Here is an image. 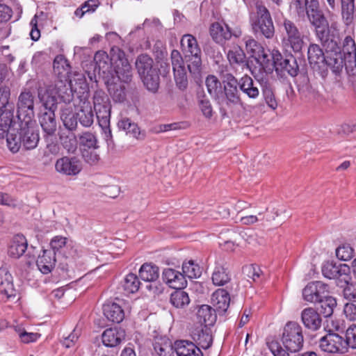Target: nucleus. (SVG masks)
I'll return each instance as SVG.
<instances>
[{"label": "nucleus", "mask_w": 356, "mask_h": 356, "mask_svg": "<svg viewBox=\"0 0 356 356\" xmlns=\"http://www.w3.org/2000/svg\"><path fill=\"white\" fill-rule=\"evenodd\" d=\"M316 36L321 42L325 51L316 44H312L308 47L307 58L310 65L314 69L321 66L329 67L335 74L337 81H340V74L343 67V58L341 49L339 45V38L330 35L329 30L317 29Z\"/></svg>", "instance_id": "1"}, {"label": "nucleus", "mask_w": 356, "mask_h": 356, "mask_svg": "<svg viewBox=\"0 0 356 356\" xmlns=\"http://www.w3.org/2000/svg\"><path fill=\"white\" fill-rule=\"evenodd\" d=\"M112 56L109 58L108 55L104 52L99 51L94 56V63L92 64L95 68V71L99 76L103 77L110 73L112 66L118 78L122 82L127 83L131 81V67L125 57L124 51L120 49H112Z\"/></svg>", "instance_id": "2"}, {"label": "nucleus", "mask_w": 356, "mask_h": 356, "mask_svg": "<svg viewBox=\"0 0 356 356\" xmlns=\"http://www.w3.org/2000/svg\"><path fill=\"white\" fill-rule=\"evenodd\" d=\"M5 136L7 147L13 154L18 152L21 147L26 150L33 149L40 140L39 131L35 120L19 122L17 130L10 129V127Z\"/></svg>", "instance_id": "3"}, {"label": "nucleus", "mask_w": 356, "mask_h": 356, "mask_svg": "<svg viewBox=\"0 0 356 356\" xmlns=\"http://www.w3.org/2000/svg\"><path fill=\"white\" fill-rule=\"evenodd\" d=\"M256 11L250 15V23L253 33L257 35L273 38L275 35V26L268 8L259 1L255 3Z\"/></svg>", "instance_id": "4"}, {"label": "nucleus", "mask_w": 356, "mask_h": 356, "mask_svg": "<svg viewBox=\"0 0 356 356\" xmlns=\"http://www.w3.org/2000/svg\"><path fill=\"white\" fill-rule=\"evenodd\" d=\"M181 46L190 73L199 76L202 69L201 49L196 38L191 34H185L181 38Z\"/></svg>", "instance_id": "5"}, {"label": "nucleus", "mask_w": 356, "mask_h": 356, "mask_svg": "<svg viewBox=\"0 0 356 356\" xmlns=\"http://www.w3.org/2000/svg\"><path fill=\"white\" fill-rule=\"evenodd\" d=\"M282 341L287 350L291 353L299 351L304 342L302 327L296 322H288L284 327Z\"/></svg>", "instance_id": "6"}, {"label": "nucleus", "mask_w": 356, "mask_h": 356, "mask_svg": "<svg viewBox=\"0 0 356 356\" xmlns=\"http://www.w3.org/2000/svg\"><path fill=\"white\" fill-rule=\"evenodd\" d=\"M10 89L0 85V138H4L6 132L13 122L14 105L9 103Z\"/></svg>", "instance_id": "7"}, {"label": "nucleus", "mask_w": 356, "mask_h": 356, "mask_svg": "<svg viewBox=\"0 0 356 356\" xmlns=\"http://www.w3.org/2000/svg\"><path fill=\"white\" fill-rule=\"evenodd\" d=\"M323 275L329 279L337 280V285L343 287L344 284L351 282L350 268L346 264H336L332 262H326L322 266Z\"/></svg>", "instance_id": "8"}, {"label": "nucleus", "mask_w": 356, "mask_h": 356, "mask_svg": "<svg viewBox=\"0 0 356 356\" xmlns=\"http://www.w3.org/2000/svg\"><path fill=\"white\" fill-rule=\"evenodd\" d=\"M224 90L220 92L217 98L220 104L228 106H235L241 102V98L237 88L238 81L232 74H227L226 80L223 81Z\"/></svg>", "instance_id": "9"}, {"label": "nucleus", "mask_w": 356, "mask_h": 356, "mask_svg": "<svg viewBox=\"0 0 356 356\" xmlns=\"http://www.w3.org/2000/svg\"><path fill=\"white\" fill-rule=\"evenodd\" d=\"M34 99L33 92L29 90L22 91L19 94L17 103V117L19 122L33 120Z\"/></svg>", "instance_id": "10"}, {"label": "nucleus", "mask_w": 356, "mask_h": 356, "mask_svg": "<svg viewBox=\"0 0 356 356\" xmlns=\"http://www.w3.org/2000/svg\"><path fill=\"white\" fill-rule=\"evenodd\" d=\"M271 56L273 66L277 73H282L283 75L287 73L291 76H296L298 74V65L293 56L284 58L278 51H273Z\"/></svg>", "instance_id": "11"}, {"label": "nucleus", "mask_w": 356, "mask_h": 356, "mask_svg": "<svg viewBox=\"0 0 356 356\" xmlns=\"http://www.w3.org/2000/svg\"><path fill=\"white\" fill-rule=\"evenodd\" d=\"M170 57L176 85L180 90H184L188 86V79L184 58L176 49L172 51Z\"/></svg>", "instance_id": "12"}, {"label": "nucleus", "mask_w": 356, "mask_h": 356, "mask_svg": "<svg viewBox=\"0 0 356 356\" xmlns=\"http://www.w3.org/2000/svg\"><path fill=\"white\" fill-rule=\"evenodd\" d=\"M321 350L329 353L343 354L347 352L344 338L334 332H329L319 341Z\"/></svg>", "instance_id": "13"}, {"label": "nucleus", "mask_w": 356, "mask_h": 356, "mask_svg": "<svg viewBox=\"0 0 356 356\" xmlns=\"http://www.w3.org/2000/svg\"><path fill=\"white\" fill-rule=\"evenodd\" d=\"M306 13L309 22L317 29L329 30L326 18L319 8L318 0H305Z\"/></svg>", "instance_id": "14"}, {"label": "nucleus", "mask_w": 356, "mask_h": 356, "mask_svg": "<svg viewBox=\"0 0 356 356\" xmlns=\"http://www.w3.org/2000/svg\"><path fill=\"white\" fill-rule=\"evenodd\" d=\"M283 26L285 31L284 40L295 52H300L303 47V35L296 24L289 19L284 20Z\"/></svg>", "instance_id": "15"}, {"label": "nucleus", "mask_w": 356, "mask_h": 356, "mask_svg": "<svg viewBox=\"0 0 356 356\" xmlns=\"http://www.w3.org/2000/svg\"><path fill=\"white\" fill-rule=\"evenodd\" d=\"M17 291L14 287L13 278L6 267L0 268V295L5 301L16 298Z\"/></svg>", "instance_id": "16"}, {"label": "nucleus", "mask_w": 356, "mask_h": 356, "mask_svg": "<svg viewBox=\"0 0 356 356\" xmlns=\"http://www.w3.org/2000/svg\"><path fill=\"white\" fill-rule=\"evenodd\" d=\"M55 169L60 174L74 176L81 172L82 165L75 157L63 156L56 161Z\"/></svg>", "instance_id": "17"}, {"label": "nucleus", "mask_w": 356, "mask_h": 356, "mask_svg": "<svg viewBox=\"0 0 356 356\" xmlns=\"http://www.w3.org/2000/svg\"><path fill=\"white\" fill-rule=\"evenodd\" d=\"M240 33V31H238V33L236 31L232 33L230 28L227 24L223 26L219 22L213 23L210 27V35L211 38L216 42L219 44H222L226 40L231 39L232 35L238 37Z\"/></svg>", "instance_id": "18"}, {"label": "nucleus", "mask_w": 356, "mask_h": 356, "mask_svg": "<svg viewBox=\"0 0 356 356\" xmlns=\"http://www.w3.org/2000/svg\"><path fill=\"white\" fill-rule=\"evenodd\" d=\"M57 98L65 104L70 105L74 98V93L72 88L71 81L67 79L58 80L53 88Z\"/></svg>", "instance_id": "19"}, {"label": "nucleus", "mask_w": 356, "mask_h": 356, "mask_svg": "<svg viewBox=\"0 0 356 356\" xmlns=\"http://www.w3.org/2000/svg\"><path fill=\"white\" fill-rule=\"evenodd\" d=\"M212 282L216 286H224L231 280V274L223 261H217L211 276Z\"/></svg>", "instance_id": "20"}, {"label": "nucleus", "mask_w": 356, "mask_h": 356, "mask_svg": "<svg viewBox=\"0 0 356 356\" xmlns=\"http://www.w3.org/2000/svg\"><path fill=\"white\" fill-rule=\"evenodd\" d=\"M162 279L173 289H182L186 285L184 273L172 268H165L162 273Z\"/></svg>", "instance_id": "21"}, {"label": "nucleus", "mask_w": 356, "mask_h": 356, "mask_svg": "<svg viewBox=\"0 0 356 356\" xmlns=\"http://www.w3.org/2000/svg\"><path fill=\"white\" fill-rule=\"evenodd\" d=\"M38 119L44 132L48 136L54 135L56 130L55 111L41 108Z\"/></svg>", "instance_id": "22"}, {"label": "nucleus", "mask_w": 356, "mask_h": 356, "mask_svg": "<svg viewBox=\"0 0 356 356\" xmlns=\"http://www.w3.org/2000/svg\"><path fill=\"white\" fill-rule=\"evenodd\" d=\"M174 348L177 356H203L201 349L189 341H176L174 343Z\"/></svg>", "instance_id": "23"}, {"label": "nucleus", "mask_w": 356, "mask_h": 356, "mask_svg": "<svg viewBox=\"0 0 356 356\" xmlns=\"http://www.w3.org/2000/svg\"><path fill=\"white\" fill-rule=\"evenodd\" d=\"M125 339V332L120 327L108 328L104 331L102 339L107 347H115Z\"/></svg>", "instance_id": "24"}, {"label": "nucleus", "mask_w": 356, "mask_h": 356, "mask_svg": "<svg viewBox=\"0 0 356 356\" xmlns=\"http://www.w3.org/2000/svg\"><path fill=\"white\" fill-rule=\"evenodd\" d=\"M301 319L305 327L310 330L316 331L321 326L322 319L320 314L313 308L303 309L301 313Z\"/></svg>", "instance_id": "25"}, {"label": "nucleus", "mask_w": 356, "mask_h": 356, "mask_svg": "<svg viewBox=\"0 0 356 356\" xmlns=\"http://www.w3.org/2000/svg\"><path fill=\"white\" fill-rule=\"evenodd\" d=\"M230 302V297L229 293L223 289H217L211 296V303L216 312L220 314L225 313Z\"/></svg>", "instance_id": "26"}, {"label": "nucleus", "mask_w": 356, "mask_h": 356, "mask_svg": "<svg viewBox=\"0 0 356 356\" xmlns=\"http://www.w3.org/2000/svg\"><path fill=\"white\" fill-rule=\"evenodd\" d=\"M56 264V253L51 250H44L39 255L36 264L40 271L43 274L49 273Z\"/></svg>", "instance_id": "27"}, {"label": "nucleus", "mask_w": 356, "mask_h": 356, "mask_svg": "<svg viewBox=\"0 0 356 356\" xmlns=\"http://www.w3.org/2000/svg\"><path fill=\"white\" fill-rule=\"evenodd\" d=\"M245 47L248 53L251 54V56L255 58L258 62L264 63L268 61V54L265 52L263 47L257 42L254 39L247 37L245 39Z\"/></svg>", "instance_id": "28"}, {"label": "nucleus", "mask_w": 356, "mask_h": 356, "mask_svg": "<svg viewBox=\"0 0 356 356\" xmlns=\"http://www.w3.org/2000/svg\"><path fill=\"white\" fill-rule=\"evenodd\" d=\"M325 285L321 282H312L309 283L302 291V296L305 300L309 302H317L322 297L321 293L324 291Z\"/></svg>", "instance_id": "29"}, {"label": "nucleus", "mask_w": 356, "mask_h": 356, "mask_svg": "<svg viewBox=\"0 0 356 356\" xmlns=\"http://www.w3.org/2000/svg\"><path fill=\"white\" fill-rule=\"evenodd\" d=\"M196 318L202 325L211 326L216 321V311L208 305H202L197 307Z\"/></svg>", "instance_id": "30"}, {"label": "nucleus", "mask_w": 356, "mask_h": 356, "mask_svg": "<svg viewBox=\"0 0 356 356\" xmlns=\"http://www.w3.org/2000/svg\"><path fill=\"white\" fill-rule=\"evenodd\" d=\"M60 119L65 129L68 131H75L78 126L77 112H73L71 105H65L60 108Z\"/></svg>", "instance_id": "31"}, {"label": "nucleus", "mask_w": 356, "mask_h": 356, "mask_svg": "<svg viewBox=\"0 0 356 356\" xmlns=\"http://www.w3.org/2000/svg\"><path fill=\"white\" fill-rule=\"evenodd\" d=\"M28 243L23 235L15 236L8 247V254L10 257L18 259L26 252Z\"/></svg>", "instance_id": "32"}, {"label": "nucleus", "mask_w": 356, "mask_h": 356, "mask_svg": "<svg viewBox=\"0 0 356 356\" xmlns=\"http://www.w3.org/2000/svg\"><path fill=\"white\" fill-rule=\"evenodd\" d=\"M103 312L105 317L113 323H119L124 318V310L118 304L115 302L104 304Z\"/></svg>", "instance_id": "33"}, {"label": "nucleus", "mask_w": 356, "mask_h": 356, "mask_svg": "<svg viewBox=\"0 0 356 356\" xmlns=\"http://www.w3.org/2000/svg\"><path fill=\"white\" fill-rule=\"evenodd\" d=\"M341 15L346 26L352 24L356 18V6L355 0H340Z\"/></svg>", "instance_id": "34"}, {"label": "nucleus", "mask_w": 356, "mask_h": 356, "mask_svg": "<svg viewBox=\"0 0 356 356\" xmlns=\"http://www.w3.org/2000/svg\"><path fill=\"white\" fill-rule=\"evenodd\" d=\"M240 90L249 98L256 99L259 95V90L257 83L253 79L246 75L243 76L238 83Z\"/></svg>", "instance_id": "35"}, {"label": "nucleus", "mask_w": 356, "mask_h": 356, "mask_svg": "<svg viewBox=\"0 0 356 356\" xmlns=\"http://www.w3.org/2000/svg\"><path fill=\"white\" fill-rule=\"evenodd\" d=\"M153 346L156 356H172L175 351L174 344L165 338L155 339Z\"/></svg>", "instance_id": "36"}, {"label": "nucleus", "mask_w": 356, "mask_h": 356, "mask_svg": "<svg viewBox=\"0 0 356 356\" xmlns=\"http://www.w3.org/2000/svg\"><path fill=\"white\" fill-rule=\"evenodd\" d=\"M78 120L84 127H90L94 122V114L89 102H84L77 111Z\"/></svg>", "instance_id": "37"}, {"label": "nucleus", "mask_w": 356, "mask_h": 356, "mask_svg": "<svg viewBox=\"0 0 356 356\" xmlns=\"http://www.w3.org/2000/svg\"><path fill=\"white\" fill-rule=\"evenodd\" d=\"M139 276L145 282H154L159 277V267L151 263H145L140 268Z\"/></svg>", "instance_id": "38"}, {"label": "nucleus", "mask_w": 356, "mask_h": 356, "mask_svg": "<svg viewBox=\"0 0 356 356\" xmlns=\"http://www.w3.org/2000/svg\"><path fill=\"white\" fill-rule=\"evenodd\" d=\"M154 61L147 54H141L138 56L136 61V67L140 76H143L149 72H153V70H157L153 67Z\"/></svg>", "instance_id": "39"}, {"label": "nucleus", "mask_w": 356, "mask_h": 356, "mask_svg": "<svg viewBox=\"0 0 356 356\" xmlns=\"http://www.w3.org/2000/svg\"><path fill=\"white\" fill-rule=\"evenodd\" d=\"M317 302H318L319 305L317 308L319 311V314H322L324 317L330 316L337 306V300L332 296L321 297V300Z\"/></svg>", "instance_id": "40"}, {"label": "nucleus", "mask_w": 356, "mask_h": 356, "mask_svg": "<svg viewBox=\"0 0 356 356\" xmlns=\"http://www.w3.org/2000/svg\"><path fill=\"white\" fill-rule=\"evenodd\" d=\"M195 345L200 348H209L212 343V337L202 329H196L191 334Z\"/></svg>", "instance_id": "41"}, {"label": "nucleus", "mask_w": 356, "mask_h": 356, "mask_svg": "<svg viewBox=\"0 0 356 356\" xmlns=\"http://www.w3.org/2000/svg\"><path fill=\"white\" fill-rule=\"evenodd\" d=\"M139 286L140 281L134 273H129L121 283V287L126 295L136 293Z\"/></svg>", "instance_id": "42"}, {"label": "nucleus", "mask_w": 356, "mask_h": 356, "mask_svg": "<svg viewBox=\"0 0 356 356\" xmlns=\"http://www.w3.org/2000/svg\"><path fill=\"white\" fill-rule=\"evenodd\" d=\"M74 131H61L59 135V139L63 147L67 152H73L76 149L77 140Z\"/></svg>", "instance_id": "43"}, {"label": "nucleus", "mask_w": 356, "mask_h": 356, "mask_svg": "<svg viewBox=\"0 0 356 356\" xmlns=\"http://www.w3.org/2000/svg\"><path fill=\"white\" fill-rule=\"evenodd\" d=\"M176 289L170 296V302L175 307L183 309L190 303L188 294L181 289Z\"/></svg>", "instance_id": "44"}, {"label": "nucleus", "mask_w": 356, "mask_h": 356, "mask_svg": "<svg viewBox=\"0 0 356 356\" xmlns=\"http://www.w3.org/2000/svg\"><path fill=\"white\" fill-rule=\"evenodd\" d=\"M227 59L231 65H241L246 62L245 54L238 45H234L227 50Z\"/></svg>", "instance_id": "45"}, {"label": "nucleus", "mask_w": 356, "mask_h": 356, "mask_svg": "<svg viewBox=\"0 0 356 356\" xmlns=\"http://www.w3.org/2000/svg\"><path fill=\"white\" fill-rule=\"evenodd\" d=\"M143 84L146 88L152 92H156L159 87V74L158 70H153V72H149L140 76Z\"/></svg>", "instance_id": "46"}, {"label": "nucleus", "mask_w": 356, "mask_h": 356, "mask_svg": "<svg viewBox=\"0 0 356 356\" xmlns=\"http://www.w3.org/2000/svg\"><path fill=\"white\" fill-rule=\"evenodd\" d=\"M39 97L42 104V109L56 110L58 98L53 88H48L44 95L40 96V94H39Z\"/></svg>", "instance_id": "47"}, {"label": "nucleus", "mask_w": 356, "mask_h": 356, "mask_svg": "<svg viewBox=\"0 0 356 356\" xmlns=\"http://www.w3.org/2000/svg\"><path fill=\"white\" fill-rule=\"evenodd\" d=\"M182 271L184 277H187L189 279L197 278L202 275L201 268L193 260H189L183 263Z\"/></svg>", "instance_id": "48"}, {"label": "nucleus", "mask_w": 356, "mask_h": 356, "mask_svg": "<svg viewBox=\"0 0 356 356\" xmlns=\"http://www.w3.org/2000/svg\"><path fill=\"white\" fill-rule=\"evenodd\" d=\"M206 86L208 92L216 99L222 90L221 83L218 78L213 75H209L206 79Z\"/></svg>", "instance_id": "49"}, {"label": "nucleus", "mask_w": 356, "mask_h": 356, "mask_svg": "<svg viewBox=\"0 0 356 356\" xmlns=\"http://www.w3.org/2000/svg\"><path fill=\"white\" fill-rule=\"evenodd\" d=\"M99 125L101 128H106L110 125L111 106L95 109Z\"/></svg>", "instance_id": "50"}, {"label": "nucleus", "mask_w": 356, "mask_h": 356, "mask_svg": "<svg viewBox=\"0 0 356 356\" xmlns=\"http://www.w3.org/2000/svg\"><path fill=\"white\" fill-rule=\"evenodd\" d=\"M108 90L115 102H122L125 100L126 94L124 86L111 83L108 85Z\"/></svg>", "instance_id": "51"}, {"label": "nucleus", "mask_w": 356, "mask_h": 356, "mask_svg": "<svg viewBox=\"0 0 356 356\" xmlns=\"http://www.w3.org/2000/svg\"><path fill=\"white\" fill-rule=\"evenodd\" d=\"M80 145L84 149H97V140L96 136L90 132H85L79 136Z\"/></svg>", "instance_id": "52"}, {"label": "nucleus", "mask_w": 356, "mask_h": 356, "mask_svg": "<svg viewBox=\"0 0 356 356\" xmlns=\"http://www.w3.org/2000/svg\"><path fill=\"white\" fill-rule=\"evenodd\" d=\"M99 3L97 0H88L84 2L81 7L76 8L74 12L76 16L82 17L85 13H92L99 6Z\"/></svg>", "instance_id": "53"}, {"label": "nucleus", "mask_w": 356, "mask_h": 356, "mask_svg": "<svg viewBox=\"0 0 356 356\" xmlns=\"http://www.w3.org/2000/svg\"><path fill=\"white\" fill-rule=\"evenodd\" d=\"M94 109L106 106H111L107 95L103 90H96L93 95Z\"/></svg>", "instance_id": "54"}, {"label": "nucleus", "mask_w": 356, "mask_h": 356, "mask_svg": "<svg viewBox=\"0 0 356 356\" xmlns=\"http://www.w3.org/2000/svg\"><path fill=\"white\" fill-rule=\"evenodd\" d=\"M343 51L354 60L356 57V45L355 40L351 36H346L343 42Z\"/></svg>", "instance_id": "55"}, {"label": "nucleus", "mask_w": 356, "mask_h": 356, "mask_svg": "<svg viewBox=\"0 0 356 356\" xmlns=\"http://www.w3.org/2000/svg\"><path fill=\"white\" fill-rule=\"evenodd\" d=\"M346 339L344 341L346 343V349L351 348L353 349L356 348V325L350 326L346 332Z\"/></svg>", "instance_id": "56"}, {"label": "nucleus", "mask_w": 356, "mask_h": 356, "mask_svg": "<svg viewBox=\"0 0 356 356\" xmlns=\"http://www.w3.org/2000/svg\"><path fill=\"white\" fill-rule=\"evenodd\" d=\"M353 249L348 244L340 245L336 250L337 257L343 261L350 260L353 256Z\"/></svg>", "instance_id": "57"}, {"label": "nucleus", "mask_w": 356, "mask_h": 356, "mask_svg": "<svg viewBox=\"0 0 356 356\" xmlns=\"http://www.w3.org/2000/svg\"><path fill=\"white\" fill-rule=\"evenodd\" d=\"M263 95L264 100L267 105L273 110H275L277 107L278 104L272 89L266 87L263 90Z\"/></svg>", "instance_id": "58"}, {"label": "nucleus", "mask_w": 356, "mask_h": 356, "mask_svg": "<svg viewBox=\"0 0 356 356\" xmlns=\"http://www.w3.org/2000/svg\"><path fill=\"white\" fill-rule=\"evenodd\" d=\"M343 288V296L349 301L356 302V286L350 282L344 284Z\"/></svg>", "instance_id": "59"}, {"label": "nucleus", "mask_w": 356, "mask_h": 356, "mask_svg": "<svg viewBox=\"0 0 356 356\" xmlns=\"http://www.w3.org/2000/svg\"><path fill=\"white\" fill-rule=\"evenodd\" d=\"M97 149H83L82 156L89 164H95L99 160V155L96 152Z\"/></svg>", "instance_id": "60"}, {"label": "nucleus", "mask_w": 356, "mask_h": 356, "mask_svg": "<svg viewBox=\"0 0 356 356\" xmlns=\"http://www.w3.org/2000/svg\"><path fill=\"white\" fill-rule=\"evenodd\" d=\"M0 204L15 208L19 205V202L9 194L0 192Z\"/></svg>", "instance_id": "61"}, {"label": "nucleus", "mask_w": 356, "mask_h": 356, "mask_svg": "<svg viewBox=\"0 0 356 356\" xmlns=\"http://www.w3.org/2000/svg\"><path fill=\"white\" fill-rule=\"evenodd\" d=\"M54 69L58 70V73H61L60 69H63L67 73L70 71V65L67 60L63 55H58L54 60Z\"/></svg>", "instance_id": "62"}, {"label": "nucleus", "mask_w": 356, "mask_h": 356, "mask_svg": "<svg viewBox=\"0 0 356 356\" xmlns=\"http://www.w3.org/2000/svg\"><path fill=\"white\" fill-rule=\"evenodd\" d=\"M199 106L202 114L207 118H210L213 114V109L210 101L203 97L199 100Z\"/></svg>", "instance_id": "63"}, {"label": "nucleus", "mask_w": 356, "mask_h": 356, "mask_svg": "<svg viewBox=\"0 0 356 356\" xmlns=\"http://www.w3.org/2000/svg\"><path fill=\"white\" fill-rule=\"evenodd\" d=\"M343 314L346 318L354 321L356 320V305L353 302L346 303L343 307Z\"/></svg>", "instance_id": "64"}]
</instances>
